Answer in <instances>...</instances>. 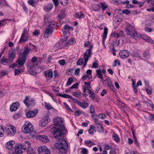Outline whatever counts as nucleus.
<instances>
[{
    "label": "nucleus",
    "instance_id": "obj_59",
    "mask_svg": "<svg viewBox=\"0 0 154 154\" xmlns=\"http://www.w3.org/2000/svg\"><path fill=\"white\" fill-rule=\"evenodd\" d=\"M20 115L19 113H16L13 116L14 119H18L20 117Z\"/></svg>",
    "mask_w": 154,
    "mask_h": 154
},
{
    "label": "nucleus",
    "instance_id": "obj_50",
    "mask_svg": "<svg viewBox=\"0 0 154 154\" xmlns=\"http://www.w3.org/2000/svg\"><path fill=\"white\" fill-rule=\"evenodd\" d=\"M98 117L102 119H103L106 118V116L102 113H100L98 115Z\"/></svg>",
    "mask_w": 154,
    "mask_h": 154
},
{
    "label": "nucleus",
    "instance_id": "obj_17",
    "mask_svg": "<svg viewBox=\"0 0 154 154\" xmlns=\"http://www.w3.org/2000/svg\"><path fill=\"white\" fill-rule=\"evenodd\" d=\"M69 29L73 30V29L72 27H70L67 24L62 29V31L63 33H69Z\"/></svg>",
    "mask_w": 154,
    "mask_h": 154
},
{
    "label": "nucleus",
    "instance_id": "obj_44",
    "mask_svg": "<svg viewBox=\"0 0 154 154\" xmlns=\"http://www.w3.org/2000/svg\"><path fill=\"white\" fill-rule=\"evenodd\" d=\"M2 5L3 6H7L9 7L8 4L6 3V1L5 0H0V6Z\"/></svg>",
    "mask_w": 154,
    "mask_h": 154
},
{
    "label": "nucleus",
    "instance_id": "obj_20",
    "mask_svg": "<svg viewBox=\"0 0 154 154\" xmlns=\"http://www.w3.org/2000/svg\"><path fill=\"white\" fill-rule=\"evenodd\" d=\"M57 95L59 97H62L64 98H69L73 100H75L71 96L67 94H58Z\"/></svg>",
    "mask_w": 154,
    "mask_h": 154
},
{
    "label": "nucleus",
    "instance_id": "obj_24",
    "mask_svg": "<svg viewBox=\"0 0 154 154\" xmlns=\"http://www.w3.org/2000/svg\"><path fill=\"white\" fill-rule=\"evenodd\" d=\"M85 144L89 147H91L92 146L95 145V144L94 142L90 140H86L84 142Z\"/></svg>",
    "mask_w": 154,
    "mask_h": 154
},
{
    "label": "nucleus",
    "instance_id": "obj_49",
    "mask_svg": "<svg viewBox=\"0 0 154 154\" xmlns=\"http://www.w3.org/2000/svg\"><path fill=\"white\" fill-rule=\"evenodd\" d=\"M90 110L91 114H93L95 112L94 108L92 105H91L90 106Z\"/></svg>",
    "mask_w": 154,
    "mask_h": 154
},
{
    "label": "nucleus",
    "instance_id": "obj_52",
    "mask_svg": "<svg viewBox=\"0 0 154 154\" xmlns=\"http://www.w3.org/2000/svg\"><path fill=\"white\" fill-rule=\"evenodd\" d=\"M81 153L82 154H88V150L85 148H83Z\"/></svg>",
    "mask_w": 154,
    "mask_h": 154
},
{
    "label": "nucleus",
    "instance_id": "obj_27",
    "mask_svg": "<svg viewBox=\"0 0 154 154\" xmlns=\"http://www.w3.org/2000/svg\"><path fill=\"white\" fill-rule=\"evenodd\" d=\"M97 73V76L101 80L103 79V77L101 71L100 69H98L96 70Z\"/></svg>",
    "mask_w": 154,
    "mask_h": 154
},
{
    "label": "nucleus",
    "instance_id": "obj_38",
    "mask_svg": "<svg viewBox=\"0 0 154 154\" xmlns=\"http://www.w3.org/2000/svg\"><path fill=\"white\" fill-rule=\"evenodd\" d=\"M74 41V39L73 38H71L69 40L68 42L66 44L65 46H68L69 45L73 44Z\"/></svg>",
    "mask_w": 154,
    "mask_h": 154
},
{
    "label": "nucleus",
    "instance_id": "obj_60",
    "mask_svg": "<svg viewBox=\"0 0 154 154\" xmlns=\"http://www.w3.org/2000/svg\"><path fill=\"white\" fill-rule=\"evenodd\" d=\"M91 116L92 118L94 120L98 119L97 118L98 115L97 114H92Z\"/></svg>",
    "mask_w": 154,
    "mask_h": 154
},
{
    "label": "nucleus",
    "instance_id": "obj_45",
    "mask_svg": "<svg viewBox=\"0 0 154 154\" xmlns=\"http://www.w3.org/2000/svg\"><path fill=\"white\" fill-rule=\"evenodd\" d=\"M89 48L88 49H87L86 51L88 52V54L89 56H91L92 55V48H93V46L92 45H90L89 46Z\"/></svg>",
    "mask_w": 154,
    "mask_h": 154
},
{
    "label": "nucleus",
    "instance_id": "obj_57",
    "mask_svg": "<svg viewBox=\"0 0 154 154\" xmlns=\"http://www.w3.org/2000/svg\"><path fill=\"white\" fill-rule=\"evenodd\" d=\"M122 13L126 15H128L130 13V12L128 10L125 9L122 11Z\"/></svg>",
    "mask_w": 154,
    "mask_h": 154
},
{
    "label": "nucleus",
    "instance_id": "obj_16",
    "mask_svg": "<svg viewBox=\"0 0 154 154\" xmlns=\"http://www.w3.org/2000/svg\"><path fill=\"white\" fill-rule=\"evenodd\" d=\"M141 38L143 40H145L149 43L154 44V41L151 39L149 37L143 35L141 36Z\"/></svg>",
    "mask_w": 154,
    "mask_h": 154
},
{
    "label": "nucleus",
    "instance_id": "obj_25",
    "mask_svg": "<svg viewBox=\"0 0 154 154\" xmlns=\"http://www.w3.org/2000/svg\"><path fill=\"white\" fill-rule=\"evenodd\" d=\"M30 49L28 47H25L24 49L23 52V55L22 56L27 57V55L29 54L30 51Z\"/></svg>",
    "mask_w": 154,
    "mask_h": 154
},
{
    "label": "nucleus",
    "instance_id": "obj_53",
    "mask_svg": "<svg viewBox=\"0 0 154 154\" xmlns=\"http://www.w3.org/2000/svg\"><path fill=\"white\" fill-rule=\"evenodd\" d=\"M83 63V59L82 58L79 59L77 61V65H82Z\"/></svg>",
    "mask_w": 154,
    "mask_h": 154
},
{
    "label": "nucleus",
    "instance_id": "obj_39",
    "mask_svg": "<svg viewBox=\"0 0 154 154\" xmlns=\"http://www.w3.org/2000/svg\"><path fill=\"white\" fill-rule=\"evenodd\" d=\"M65 17V13L64 12H63L60 14L57 17V19L60 20V19H63Z\"/></svg>",
    "mask_w": 154,
    "mask_h": 154
},
{
    "label": "nucleus",
    "instance_id": "obj_40",
    "mask_svg": "<svg viewBox=\"0 0 154 154\" xmlns=\"http://www.w3.org/2000/svg\"><path fill=\"white\" fill-rule=\"evenodd\" d=\"M38 2V1L36 2L35 0H29L28 2L30 5L34 7L35 5Z\"/></svg>",
    "mask_w": 154,
    "mask_h": 154
},
{
    "label": "nucleus",
    "instance_id": "obj_19",
    "mask_svg": "<svg viewBox=\"0 0 154 154\" xmlns=\"http://www.w3.org/2000/svg\"><path fill=\"white\" fill-rule=\"evenodd\" d=\"M124 32L122 31H120L119 33H116L115 32H113L112 34L111 35L112 36L118 38L120 36L122 35L123 34Z\"/></svg>",
    "mask_w": 154,
    "mask_h": 154
},
{
    "label": "nucleus",
    "instance_id": "obj_34",
    "mask_svg": "<svg viewBox=\"0 0 154 154\" xmlns=\"http://www.w3.org/2000/svg\"><path fill=\"white\" fill-rule=\"evenodd\" d=\"M47 147L45 146H42L40 147L38 149V152L40 153L44 152L45 150L47 149Z\"/></svg>",
    "mask_w": 154,
    "mask_h": 154
},
{
    "label": "nucleus",
    "instance_id": "obj_64",
    "mask_svg": "<svg viewBox=\"0 0 154 154\" xmlns=\"http://www.w3.org/2000/svg\"><path fill=\"white\" fill-rule=\"evenodd\" d=\"M145 30L147 32H150L152 30L150 28L147 27H145Z\"/></svg>",
    "mask_w": 154,
    "mask_h": 154
},
{
    "label": "nucleus",
    "instance_id": "obj_22",
    "mask_svg": "<svg viewBox=\"0 0 154 154\" xmlns=\"http://www.w3.org/2000/svg\"><path fill=\"white\" fill-rule=\"evenodd\" d=\"M45 76L46 78L48 76L49 78H52L53 76V73L51 71H48L44 72Z\"/></svg>",
    "mask_w": 154,
    "mask_h": 154
},
{
    "label": "nucleus",
    "instance_id": "obj_55",
    "mask_svg": "<svg viewBox=\"0 0 154 154\" xmlns=\"http://www.w3.org/2000/svg\"><path fill=\"white\" fill-rule=\"evenodd\" d=\"M3 127L0 126V137H2L4 135V134L3 133Z\"/></svg>",
    "mask_w": 154,
    "mask_h": 154
},
{
    "label": "nucleus",
    "instance_id": "obj_36",
    "mask_svg": "<svg viewBox=\"0 0 154 154\" xmlns=\"http://www.w3.org/2000/svg\"><path fill=\"white\" fill-rule=\"evenodd\" d=\"M27 152L28 154H36L35 151L32 148L27 149Z\"/></svg>",
    "mask_w": 154,
    "mask_h": 154
},
{
    "label": "nucleus",
    "instance_id": "obj_43",
    "mask_svg": "<svg viewBox=\"0 0 154 154\" xmlns=\"http://www.w3.org/2000/svg\"><path fill=\"white\" fill-rule=\"evenodd\" d=\"M56 23L54 21H51L49 22L48 25L47 26H49L51 28L53 29L54 28V25Z\"/></svg>",
    "mask_w": 154,
    "mask_h": 154
},
{
    "label": "nucleus",
    "instance_id": "obj_63",
    "mask_svg": "<svg viewBox=\"0 0 154 154\" xmlns=\"http://www.w3.org/2000/svg\"><path fill=\"white\" fill-rule=\"evenodd\" d=\"M115 64L114 65H113V66H116L117 65V63H118V64L119 65H120V63L119 60L117 59L115 60L114 61Z\"/></svg>",
    "mask_w": 154,
    "mask_h": 154
},
{
    "label": "nucleus",
    "instance_id": "obj_33",
    "mask_svg": "<svg viewBox=\"0 0 154 154\" xmlns=\"http://www.w3.org/2000/svg\"><path fill=\"white\" fill-rule=\"evenodd\" d=\"M45 107L48 110H49L51 109H54V108L52 107V105L50 104L47 103V102L45 103Z\"/></svg>",
    "mask_w": 154,
    "mask_h": 154
},
{
    "label": "nucleus",
    "instance_id": "obj_48",
    "mask_svg": "<svg viewBox=\"0 0 154 154\" xmlns=\"http://www.w3.org/2000/svg\"><path fill=\"white\" fill-rule=\"evenodd\" d=\"M133 55L134 57H137L140 59H141V57L140 54L137 52H134Z\"/></svg>",
    "mask_w": 154,
    "mask_h": 154
},
{
    "label": "nucleus",
    "instance_id": "obj_9",
    "mask_svg": "<svg viewBox=\"0 0 154 154\" xmlns=\"http://www.w3.org/2000/svg\"><path fill=\"white\" fill-rule=\"evenodd\" d=\"M129 55L128 51L123 50L121 51L119 53V56L121 58L124 59L127 57Z\"/></svg>",
    "mask_w": 154,
    "mask_h": 154
},
{
    "label": "nucleus",
    "instance_id": "obj_41",
    "mask_svg": "<svg viewBox=\"0 0 154 154\" xmlns=\"http://www.w3.org/2000/svg\"><path fill=\"white\" fill-rule=\"evenodd\" d=\"M96 127L98 129H99L98 130L99 131L101 132H103V128L102 124H100L96 126Z\"/></svg>",
    "mask_w": 154,
    "mask_h": 154
},
{
    "label": "nucleus",
    "instance_id": "obj_5",
    "mask_svg": "<svg viewBox=\"0 0 154 154\" xmlns=\"http://www.w3.org/2000/svg\"><path fill=\"white\" fill-rule=\"evenodd\" d=\"M27 57L22 56L19 57L17 59L16 63L18 66V67H20L23 66L26 60Z\"/></svg>",
    "mask_w": 154,
    "mask_h": 154
},
{
    "label": "nucleus",
    "instance_id": "obj_30",
    "mask_svg": "<svg viewBox=\"0 0 154 154\" xmlns=\"http://www.w3.org/2000/svg\"><path fill=\"white\" fill-rule=\"evenodd\" d=\"M91 56H89L88 54V52L86 51L83 54V57L85 61H86V62H87L88 60L89 57Z\"/></svg>",
    "mask_w": 154,
    "mask_h": 154
},
{
    "label": "nucleus",
    "instance_id": "obj_61",
    "mask_svg": "<svg viewBox=\"0 0 154 154\" xmlns=\"http://www.w3.org/2000/svg\"><path fill=\"white\" fill-rule=\"evenodd\" d=\"M60 3L62 5L66 6L68 4V0H63V2H61Z\"/></svg>",
    "mask_w": 154,
    "mask_h": 154
},
{
    "label": "nucleus",
    "instance_id": "obj_37",
    "mask_svg": "<svg viewBox=\"0 0 154 154\" xmlns=\"http://www.w3.org/2000/svg\"><path fill=\"white\" fill-rule=\"evenodd\" d=\"M95 126L91 125L90 126V128L88 130V132L90 134H93L94 133V128H95Z\"/></svg>",
    "mask_w": 154,
    "mask_h": 154
},
{
    "label": "nucleus",
    "instance_id": "obj_7",
    "mask_svg": "<svg viewBox=\"0 0 154 154\" xmlns=\"http://www.w3.org/2000/svg\"><path fill=\"white\" fill-rule=\"evenodd\" d=\"M53 32V29L51 28L49 26H47L44 32V37L46 38H48L49 35H52Z\"/></svg>",
    "mask_w": 154,
    "mask_h": 154
},
{
    "label": "nucleus",
    "instance_id": "obj_56",
    "mask_svg": "<svg viewBox=\"0 0 154 154\" xmlns=\"http://www.w3.org/2000/svg\"><path fill=\"white\" fill-rule=\"evenodd\" d=\"M63 104L64 105L65 108L67 110L70 111L72 110V109L70 108L66 102H64Z\"/></svg>",
    "mask_w": 154,
    "mask_h": 154
},
{
    "label": "nucleus",
    "instance_id": "obj_46",
    "mask_svg": "<svg viewBox=\"0 0 154 154\" xmlns=\"http://www.w3.org/2000/svg\"><path fill=\"white\" fill-rule=\"evenodd\" d=\"M112 138L116 142H118L119 141V138L116 134L114 135L112 137Z\"/></svg>",
    "mask_w": 154,
    "mask_h": 154
},
{
    "label": "nucleus",
    "instance_id": "obj_6",
    "mask_svg": "<svg viewBox=\"0 0 154 154\" xmlns=\"http://www.w3.org/2000/svg\"><path fill=\"white\" fill-rule=\"evenodd\" d=\"M6 129V133L8 135L13 136L16 132V128L12 126H9Z\"/></svg>",
    "mask_w": 154,
    "mask_h": 154
},
{
    "label": "nucleus",
    "instance_id": "obj_8",
    "mask_svg": "<svg viewBox=\"0 0 154 154\" xmlns=\"http://www.w3.org/2000/svg\"><path fill=\"white\" fill-rule=\"evenodd\" d=\"M15 142L14 141L10 140L9 142L7 143V148L10 150L11 151L9 152V153L10 154V152L13 153L14 152L13 151L14 148L13 145L14 144Z\"/></svg>",
    "mask_w": 154,
    "mask_h": 154
},
{
    "label": "nucleus",
    "instance_id": "obj_14",
    "mask_svg": "<svg viewBox=\"0 0 154 154\" xmlns=\"http://www.w3.org/2000/svg\"><path fill=\"white\" fill-rule=\"evenodd\" d=\"M25 30L24 29L23 32V33L22 34L21 37L20 39L19 42H24L28 40V39L27 38V37L26 36V35H25Z\"/></svg>",
    "mask_w": 154,
    "mask_h": 154
},
{
    "label": "nucleus",
    "instance_id": "obj_42",
    "mask_svg": "<svg viewBox=\"0 0 154 154\" xmlns=\"http://www.w3.org/2000/svg\"><path fill=\"white\" fill-rule=\"evenodd\" d=\"M73 79L72 78H69L68 80L67 83H66L65 86L67 87L69 86L72 82Z\"/></svg>",
    "mask_w": 154,
    "mask_h": 154
},
{
    "label": "nucleus",
    "instance_id": "obj_62",
    "mask_svg": "<svg viewBox=\"0 0 154 154\" xmlns=\"http://www.w3.org/2000/svg\"><path fill=\"white\" fill-rule=\"evenodd\" d=\"M65 61L64 60H59L58 61V63H59L61 65H64L65 64Z\"/></svg>",
    "mask_w": 154,
    "mask_h": 154
},
{
    "label": "nucleus",
    "instance_id": "obj_10",
    "mask_svg": "<svg viewBox=\"0 0 154 154\" xmlns=\"http://www.w3.org/2000/svg\"><path fill=\"white\" fill-rule=\"evenodd\" d=\"M36 138L37 139L41 140L44 143H47L49 140L48 137L45 135H37L36 136Z\"/></svg>",
    "mask_w": 154,
    "mask_h": 154
},
{
    "label": "nucleus",
    "instance_id": "obj_13",
    "mask_svg": "<svg viewBox=\"0 0 154 154\" xmlns=\"http://www.w3.org/2000/svg\"><path fill=\"white\" fill-rule=\"evenodd\" d=\"M75 100L79 106L84 109H86L88 106L89 104L88 103L81 102L76 100Z\"/></svg>",
    "mask_w": 154,
    "mask_h": 154
},
{
    "label": "nucleus",
    "instance_id": "obj_29",
    "mask_svg": "<svg viewBox=\"0 0 154 154\" xmlns=\"http://www.w3.org/2000/svg\"><path fill=\"white\" fill-rule=\"evenodd\" d=\"M83 94L79 91H75L73 93V95L75 97L81 98L82 97Z\"/></svg>",
    "mask_w": 154,
    "mask_h": 154
},
{
    "label": "nucleus",
    "instance_id": "obj_2",
    "mask_svg": "<svg viewBox=\"0 0 154 154\" xmlns=\"http://www.w3.org/2000/svg\"><path fill=\"white\" fill-rule=\"evenodd\" d=\"M125 31L128 35H130L134 39L138 38V33L135 30V28L131 25L128 24L125 28Z\"/></svg>",
    "mask_w": 154,
    "mask_h": 154
},
{
    "label": "nucleus",
    "instance_id": "obj_23",
    "mask_svg": "<svg viewBox=\"0 0 154 154\" xmlns=\"http://www.w3.org/2000/svg\"><path fill=\"white\" fill-rule=\"evenodd\" d=\"M108 30V29L106 27H105L104 28V30L102 38L103 42L105 41V40L106 38Z\"/></svg>",
    "mask_w": 154,
    "mask_h": 154
},
{
    "label": "nucleus",
    "instance_id": "obj_12",
    "mask_svg": "<svg viewBox=\"0 0 154 154\" xmlns=\"http://www.w3.org/2000/svg\"><path fill=\"white\" fill-rule=\"evenodd\" d=\"M19 106V103L18 102L13 103L10 106L11 111L12 112L15 111L18 108Z\"/></svg>",
    "mask_w": 154,
    "mask_h": 154
},
{
    "label": "nucleus",
    "instance_id": "obj_58",
    "mask_svg": "<svg viewBox=\"0 0 154 154\" xmlns=\"http://www.w3.org/2000/svg\"><path fill=\"white\" fill-rule=\"evenodd\" d=\"M53 8V5L52 4H49L47 5L46 7V8L48 10H50Z\"/></svg>",
    "mask_w": 154,
    "mask_h": 154
},
{
    "label": "nucleus",
    "instance_id": "obj_32",
    "mask_svg": "<svg viewBox=\"0 0 154 154\" xmlns=\"http://www.w3.org/2000/svg\"><path fill=\"white\" fill-rule=\"evenodd\" d=\"M88 93L89 94V97L90 98L94 99L95 97V95L94 92L90 90H88Z\"/></svg>",
    "mask_w": 154,
    "mask_h": 154
},
{
    "label": "nucleus",
    "instance_id": "obj_3",
    "mask_svg": "<svg viewBox=\"0 0 154 154\" xmlns=\"http://www.w3.org/2000/svg\"><path fill=\"white\" fill-rule=\"evenodd\" d=\"M26 148V145L24 144L16 145L14 149L15 152H10V154H20L25 151Z\"/></svg>",
    "mask_w": 154,
    "mask_h": 154
},
{
    "label": "nucleus",
    "instance_id": "obj_35",
    "mask_svg": "<svg viewBox=\"0 0 154 154\" xmlns=\"http://www.w3.org/2000/svg\"><path fill=\"white\" fill-rule=\"evenodd\" d=\"M143 57L144 59H148L150 57V54L148 52L145 51L143 52Z\"/></svg>",
    "mask_w": 154,
    "mask_h": 154
},
{
    "label": "nucleus",
    "instance_id": "obj_31",
    "mask_svg": "<svg viewBox=\"0 0 154 154\" xmlns=\"http://www.w3.org/2000/svg\"><path fill=\"white\" fill-rule=\"evenodd\" d=\"M84 17V14H83L82 12L77 13L75 15V17L78 18L79 19H81L83 18Z\"/></svg>",
    "mask_w": 154,
    "mask_h": 154
},
{
    "label": "nucleus",
    "instance_id": "obj_21",
    "mask_svg": "<svg viewBox=\"0 0 154 154\" xmlns=\"http://www.w3.org/2000/svg\"><path fill=\"white\" fill-rule=\"evenodd\" d=\"M97 5L100 8H101L103 11H104L107 8L108 6L105 2L99 3L97 4Z\"/></svg>",
    "mask_w": 154,
    "mask_h": 154
},
{
    "label": "nucleus",
    "instance_id": "obj_47",
    "mask_svg": "<svg viewBox=\"0 0 154 154\" xmlns=\"http://www.w3.org/2000/svg\"><path fill=\"white\" fill-rule=\"evenodd\" d=\"M91 68H98V64L97 62H93L92 65L91 66Z\"/></svg>",
    "mask_w": 154,
    "mask_h": 154
},
{
    "label": "nucleus",
    "instance_id": "obj_18",
    "mask_svg": "<svg viewBox=\"0 0 154 154\" xmlns=\"http://www.w3.org/2000/svg\"><path fill=\"white\" fill-rule=\"evenodd\" d=\"M48 122V119L44 118L39 123V125L42 127L45 126Z\"/></svg>",
    "mask_w": 154,
    "mask_h": 154
},
{
    "label": "nucleus",
    "instance_id": "obj_4",
    "mask_svg": "<svg viewBox=\"0 0 154 154\" xmlns=\"http://www.w3.org/2000/svg\"><path fill=\"white\" fill-rule=\"evenodd\" d=\"M23 131L26 133H32L33 129L32 125L29 122H26L22 128Z\"/></svg>",
    "mask_w": 154,
    "mask_h": 154
},
{
    "label": "nucleus",
    "instance_id": "obj_26",
    "mask_svg": "<svg viewBox=\"0 0 154 154\" xmlns=\"http://www.w3.org/2000/svg\"><path fill=\"white\" fill-rule=\"evenodd\" d=\"M85 84L86 85H87V86H84L83 87V91L84 93L86 92V90L87 89H90L91 88L90 85V83L85 82Z\"/></svg>",
    "mask_w": 154,
    "mask_h": 154
},
{
    "label": "nucleus",
    "instance_id": "obj_54",
    "mask_svg": "<svg viewBox=\"0 0 154 154\" xmlns=\"http://www.w3.org/2000/svg\"><path fill=\"white\" fill-rule=\"evenodd\" d=\"M63 33V40L64 41H65L66 40H67L68 38V35H69V34L68 33Z\"/></svg>",
    "mask_w": 154,
    "mask_h": 154
},
{
    "label": "nucleus",
    "instance_id": "obj_11",
    "mask_svg": "<svg viewBox=\"0 0 154 154\" xmlns=\"http://www.w3.org/2000/svg\"><path fill=\"white\" fill-rule=\"evenodd\" d=\"M38 112L37 109H35L32 111H30L26 113V116L28 118H31L35 116Z\"/></svg>",
    "mask_w": 154,
    "mask_h": 154
},
{
    "label": "nucleus",
    "instance_id": "obj_15",
    "mask_svg": "<svg viewBox=\"0 0 154 154\" xmlns=\"http://www.w3.org/2000/svg\"><path fill=\"white\" fill-rule=\"evenodd\" d=\"M15 53L13 51H11L9 53L8 56V59L10 62H13V60L14 59L15 57Z\"/></svg>",
    "mask_w": 154,
    "mask_h": 154
},
{
    "label": "nucleus",
    "instance_id": "obj_28",
    "mask_svg": "<svg viewBox=\"0 0 154 154\" xmlns=\"http://www.w3.org/2000/svg\"><path fill=\"white\" fill-rule=\"evenodd\" d=\"M9 61L8 59L5 58V56L2 57L1 62L2 64L4 65H6L8 63Z\"/></svg>",
    "mask_w": 154,
    "mask_h": 154
},
{
    "label": "nucleus",
    "instance_id": "obj_51",
    "mask_svg": "<svg viewBox=\"0 0 154 154\" xmlns=\"http://www.w3.org/2000/svg\"><path fill=\"white\" fill-rule=\"evenodd\" d=\"M79 85V84L78 83H76L70 87L69 88V89L76 88H78Z\"/></svg>",
    "mask_w": 154,
    "mask_h": 154
},
{
    "label": "nucleus",
    "instance_id": "obj_1",
    "mask_svg": "<svg viewBox=\"0 0 154 154\" xmlns=\"http://www.w3.org/2000/svg\"><path fill=\"white\" fill-rule=\"evenodd\" d=\"M54 125L56 127L51 128V131L54 137L58 139V142L56 143L54 146L62 153H66L68 148V145L66 140L63 138L66 133V130L62 124L63 119L61 117L57 118L54 119Z\"/></svg>",
    "mask_w": 154,
    "mask_h": 154
}]
</instances>
